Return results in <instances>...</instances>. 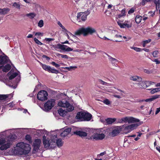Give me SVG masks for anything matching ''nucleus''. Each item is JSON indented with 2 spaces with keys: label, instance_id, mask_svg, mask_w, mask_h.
I'll return each mask as SVG.
<instances>
[{
  "label": "nucleus",
  "instance_id": "1",
  "mask_svg": "<svg viewBox=\"0 0 160 160\" xmlns=\"http://www.w3.org/2000/svg\"><path fill=\"white\" fill-rule=\"evenodd\" d=\"M9 132V130H7L0 133V138H1L0 139V149L1 150H6L9 148L12 144V141L15 139L16 138V136L12 135L4 139L2 138L4 137L3 136H6L7 133Z\"/></svg>",
  "mask_w": 160,
  "mask_h": 160
},
{
  "label": "nucleus",
  "instance_id": "2",
  "mask_svg": "<svg viewBox=\"0 0 160 160\" xmlns=\"http://www.w3.org/2000/svg\"><path fill=\"white\" fill-rule=\"evenodd\" d=\"M31 149L29 144L21 142L17 143L14 147L13 152L16 154H26L29 153Z\"/></svg>",
  "mask_w": 160,
  "mask_h": 160
},
{
  "label": "nucleus",
  "instance_id": "3",
  "mask_svg": "<svg viewBox=\"0 0 160 160\" xmlns=\"http://www.w3.org/2000/svg\"><path fill=\"white\" fill-rule=\"evenodd\" d=\"M96 32L95 30L91 27H88L87 28H81L77 30L75 32V34L76 35H80L83 34L84 36H86L88 34H92Z\"/></svg>",
  "mask_w": 160,
  "mask_h": 160
},
{
  "label": "nucleus",
  "instance_id": "4",
  "mask_svg": "<svg viewBox=\"0 0 160 160\" xmlns=\"http://www.w3.org/2000/svg\"><path fill=\"white\" fill-rule=\"evenodd\" d=\"M67 99L66 98L65 99H62L59 101L58 105L60 107L65 108L68 112L72 111L74 110V107L72 105L70 104Z\"/></svg>",
  "mask_w": 160,
  "mask_h": 160
},
{
  "label": "nucleus",
  "instance_id": "5",
  "mask_svg": "<svg viewBox=\"0 0 160 160\" xmlns=\"http://www.w3.org/2000/svg\"><path fill=\"white\" fill-rule=\"evenodd\" d=\"M101 129H102L91 130V131L93 133V134L92 135L91 138L96 140H102L104 138L105 135L101 132Z\"/></svg>",
  "mask_w": 160,
  "mask_h": 160
},
{
  "label": "nucleus",
  "instance_id": "6",
  "mask_svg": "<svg viewBox=\"0 0 160 160\" xmlns=\"http://www.w3.org/2000/svg\"><path fill=\"white\" fill-rule=\"evenodd\" d=\"M43 142L45 148H53L56 145L55 139H52L50 140L48 138H46L45 135L43 137Z\"/></svg>",
  "mask_w": 160,
  "mask_h": 160
},
{
  "label": "nucleus",
  "instance_id": "7",
  "mask_svg": "<svg viewBox=\"0 0 160 160\" xmlns=\"http://www.w3.org/2000/svg\"><path fill=\"white\" fill-rule=\"evenodd\" d=\"M51 48L53 50H57L58 49H60L66 52H70L73 51V49L69 47L66 45L58 44L57 45H51Z\"/></svg>",
  "mask_w": 160,
  "mask_h": 160
},
{
  "label": "nucleus",
  "instance_id": "8",
  "mask_svg": "<svg viewBox=\"0 0 160 160\" xmlns=\"http://www.w3.org/2000/svg\"><path fill=\"white\" fill-rule=\"evenodd\" d=\"M55 100L51 99L46 102L44 105V110L46 111L51 110L54 106Z\"/></svg>",
  "mask_w": 160,
  "mask_h": 160
},
{
  "label": "nucleus",
  "instance_id": "9",
  "mask_svg": "<svg viewBox=\"0 0 160 160\" xmlns=\"http://www.w3.org/2000/svg\"><path fill=\"white\" fill-rule=\"evenodd\" d=\"M139 120L135 118L132 117H125L122 118L120 121V122L125 123L128 122V123H132L135 122H139Z\"/></svg>",
  "mask_w": 160,
  "mask_h": 160
},
{
  "label": "nucleus",
  "instance_id": "10",
  "mask_svg": "<svg viewBox=\"0 0 160 160\" xmlns=\"http://www.w3.org/2000/svg\"><path fill=\"white\" fill-rule=\"evenodd\" d=\"M48 96L47 92L45 90H42L38 92L37 95V98L38 100L43 101L47 99Z\"/></svg>",
  "mask_w": 160,
  "mask_h": 160
},
{
  "label": "nucleus",
  "instance_id": "11",
  "mask_svg": "<svg viewBox=\"0 0 160 160\" xmlns=\"http://www.w3.org/2000/svg\"><path fill=\"white\" fill-rule=\"evenodd\" d=\"M141 124L140 123H134L129 125L125 126L123 128V129L124 131H126L127 132H129L137 128V127Z\"/></svg>",
  "mask_w": 160,
  "mask_h": 160
},
{
  "label": "nucleus",
  "instance_id": "12",
  "mask_svg": "<svg viewBox=\"0 0 160 160\" xmlns=\"http://www.w3.org/2000/svg\"><path fill=\"white\" fill-rule=\"evenodd\" d=\"M40 65L44 70L47 71L49 72L55 74H58L59 73V72L58 70H57L54 68H51V67L47 65L46 64H43L41 63H40Z\"/></svg>",
  "mask_w": 160,
  "mask_h": 160
},
{
  "label": "nucleus",
  "instance_id": "13",
  "mask_svg": "<svg viewBox=\"0 0 160 160\" xmlns=\"http://www.w3.org/2000/svg\"><path fill=\"white\" fill-rule=\"evenodd\" d=\"M90 13V12L88 10H87L84 12H80L78 13L77 16L78 20H79L81 18L82 21H85L87 18V16Z\"/></svg>",
  "mask_w": 160,
  "mask_h": 160
},
{
  "label": "nucleus",
  "instance_id": "14",
  "mask_svg": "<svg viewBox=\"0 0 160 160\" xmlns=\"http://www.w3.org/2000/svg\"><path fill=\"white\" fill-rule=\"evenodd\" d=\"M42 145V141L40 139H35L33 142L32 145L33 147V151L35 152H37L39 150Z\"/></svg>",
  "mask_w": 160,
  "mask_h": 160
},
{
  "label": "nucleus",
  "instance_id": "15",
  "mask_svg": "<svg viewBox=\"0 0 160 160\" xmlns=\"http://www.w3.org/2000/svg\"><path fill=\"white\" fill-rule=\"evenodd\" d=\"M124 126V125H122L117 127L115 128L110 133V135L112 137L117 136L120 132Z\"/></svg>",
  "mask_w": 160,
  "mask_h": 160
},
{
  "label": "nucleus",
  "instance_id": "16",
  "mask_svg": "<svg viewBox=\"0 0 160 160\" xmlns=\"http://www.w3.org/2000/svg\"><path fill=\"white\" fill-rule=\"evenodd\" d=\"M2 56H0V65H3L8 63L9 61L8 58L7 56L5 55Z\"/></svg>",
  "mask_w": 160,
  "mask_h": 160
},
{
  "label": "nucleus",
  "instance_id": "17",
  "mask_svg": "<svg viewBox=\"0 0 160 160\" xmlns=\"http://www.w3.org/2000/svg\"><path fill=\"white\" fill-rule=\"evenodd\" d=\"M129 79L131 81L136 82H138L142 80V78L136 75L130 76L129 77Z\"/></svg>",
  "mask_w": 160,
  "mask_h": 160
},
{
  "label": "nucleus",
  "instance_id": "18",
  "mask_svg": "<svg viewBox=\"0 0 160 160\" xmlns=\"http://www.w3.org/2000/svg\"><path fill=\"white\" fill-rule=\"evenodd\" d=\"M83 115V121H89L91 119L92 115L88 112H84Z\"/></svg>",
  "mask_w": 160,
  "mask_h": 160
},
{
  "label": "nucleus",
  "instance_id": "19",
  "mask_svg": "<svg viewBox=\"0 0 160 160\" xmlns=\"http://www.w3.org/2000/svg\"><path fill=\"white\" fill-rule=\"evenodd\" d=\"M117 89L120 92V93H119L117 92H114V93H118V94H120V95H118L117 94H114L113 95V96L115 98H117L118 99H120L122 97L124 96V94L125 93L123 91H122V90L118 89Z\"/></svg>",
  "mask_w": 160,
  "mask_h": 160
},
{
  "label": "nucleus",
  "instance_id": "20",
  "mask_svg": "<svg viewBox=\"0 0 160 160\" xmlns=\"http://www.w3.org/2000/svg\"><path fill=\"white\" fill-rule=\"evenodd\" d=\"M135 84L137 85V86L140 88H146L145 82L142 81V80L140 82H136Z\"/></svg>",
  "mask_w": 160,
  "mask_h": 160
},
{
  "label": "nucleus",
  "instance_id": "21",
  "mask_svg": "<svg viewBox=\"0 0 160 160\" xmlns=\"http://www.w3.org/2000/svg\"><path fill=\"white\" fill-rule=\"evenodd\" d=\"M84 112H78L76 116L75 117L76 118L79 120V121H83V115L84 114Z\"/></svg>",
  "mask_w": 160,
  "mask_h": 160
},
{
  "label": "nucleus",
  "instance_id": "22",
  "mask_svg": "<svg viewBox=\"0 0 160 160\" xmlns=\"http://www.w3.org/2000/svg\"><path fill=\"white\" fill-rule=\"evenodd\" d=\"M108 56L109 61L113 65H115L117 62H119V61L115 58H113L107 54H106Z\"/></svg>",
  "mask_w": 160,
  "mask_h": 160
},
{
  "label": "nucleus",
  "instance_id": "23",
  "mask_svg": "<svg viewBox=\"0 0 160 160\" xmlns=\"http://www.w3.org/2000/svg\"><path fill=\"white\" fill-rule=\"evenodd\" d=\"M18 75L17 72L12 73V70H11L8 74V76L9 77V79L11 80L16 77Z\"/></svg>",
  "mask_w": 160,
  "mask_h": 160
},
{
  "label": "nucleus",
  "instance_id": "24",
  "mask_svg": "<svg viewBox=\"0 0 160 160\" xmlns=\"http://www.w3.org/2000/svg\"><path fill=\"white\" fill-rule=\"evenodd\" d=\"M74 133L81 137L86 136L88 134L86 132L80 131H77L74 132Z\"/></svg>",
  "mask_w": 160,
  "mask_h": 160
},
{
  "label": "nucleus",
  "instance_id": "25",
  "mask_svg": "<svg viewBox=\"0 0 160 160\" xmlns=\"http://www.w3.org/2000/svg\"><path fill=\"white\" fill-rule=\"evenodd\" d=\"M9 10L10 9L8 8H5L3 9L0 8V14H6L8 13Z\"/></svg>",
  "mask_w": 160,
  "mask_h": 160
},
{
  "label": "nucleus",
  "instance_id": "26",
  "mask_svg": "<svg viewBox=\"0 0 160 160\" xmlns=\"http://www.w3.org/2000/svg\"><path fill=\"white\" fill-rule=\"evenodd\" d=\"M63 142L61 139H58L56 141V145L57 144L58 147H60L62 146Z\"/></svg>",
  "mask_w": 160,
  "mask_h": 160
},
{
  "label": "nucleus",
  "instance_id": "27",
  "mask_svg": "<svg viewBox=\"0 0 160 160\" xmlns=\"http://www.w3.org/2000/svg\"><path fill=\"white\" fill-rule=\"evenodd\" d=\"M151 90L150 92L152 94H154L156 92H157L160 91V88H151L149 89Z\"/></svg>",
  "mask_w": 160,
  "mask_h": 160
},
{
  "label": "nucleus",
  "instance_id": "28",
  "mask_svg": "<svg viewBox=\"0 0 160 160\" xmlns=\"http://www.w3.org/2000/svg\"><path fill=\"white\" fill-rule=\"evenodd\" d=\"M11 69V66L9 64H7L2 69L4 72H7Z\"/></svg>",
  "mask_w": 160,
  "mask_h": 160
},
{
  "label": "nucleus",
  "instance_id": "29",
  "mask_svg": "<svg viewBox=\"0 0 160 160\" xmlns=\"http://www.w3.org/2000/svg\"><path fill=\"white\" fill-rule=\"evenodd\" d=\"M116 120L115 118H108L106 119L107 123L108 124H112Z\"/></svg>",
  "mask_w": 160,
  "mask_h": 160
},
{
  "label": "nucleus",
  "instance_id": "30",
  "mask_svg": "<svg viewBox=\"0 0 160 160\" xmlns=\"http://www.w3.org/2000/svg\"><path fill=\"white\" fill-rule=\"evenodd\" d=\"M58 112L60 116H63L65 115L66 111L63 110L62 108H60L58 110Z\"/></svg>",
  "mask_w": 160,
  "mask_h": 160
},
{
  "label": "nucleus",
  "instance_id": "31",
  "mask_svg": "<svg viewBox=\"0 0 160 160\" xmlns=\"http://www.w3.org/2000/svg\"><path fill=\"white\" fill-rule=\"evenodd\" d=\"M142 17L139 15H137L135 18V21L136 23L138 24L140 23L142 19Z\"/></svg>",
  "mask_w": 160,
  "mask_h": 160
},
{
  "label": "nucleus",
  "instance_id": "32",
  "mask_svg": "<svg viewBox=\"0 0 160 160\" xmlns=\"http://www.w3.org/2000/svg\"><path fill=\"white\" fill-rule=\"evenodd\" d=\"M112 34L115 35V38H121L122 36L121 35H118V32L115 30H112Z\"/></svg>",
  "mask_w": 160,
  "mask_h": 160
},
{
  "label": "nucleus",
  "instance_id": "33",
  "mask_svg": "<svg viewBox=\"0 0 160 160\" xmlns=\"http://www.w3.org/2000/svg\"><path fill=\"white\" fill-rule=\"evenodd\" d=\"M77 68V67L75 66H70L69 67H66L63 68L65 69L68 70V71H71L73 70H75V69Z\"/></svg>",
  "mask_w": 160,
  "mask_h": 160
},
{
  "label": "nucleus",
  "instance_id": "34",
  "mask_svg": "<svg viewBox=\"0 0 160 160\" xmlns=\"http://www.w3.org/2000/svg\"><path fill=\"white\" fill-rule=\"evenodd\" d=\"M125 15L126 14L125 9H123L121 11V14L118 15L117 18H120L122 17L125 16Z\"/></svg>",
  "mask_w": 160,
  "mask_h": 160
},
{
  "label": "nucleus",
  "instance_id": "35",
  "mask_svg": "<svg viewBox=\"0 0 160 160\" xmlns=\"http://www.w3.org/2000/svg\"><path fill=\"white\" fill-rule=\"evenodd\" d=\"M12 6L16 8H17L18 9H20V4L16 2H14L12 3Z\"/></svg>",
  "mask_w": 160,
  "mask_h": 160
},
{
  "label": "nucleus",
  "instance_id": "36",
  "mask_svg": "<svg viewBox=\"0 0 160 160\" xmlns=\"http://www.w3.org/2000/svg\"><path fill=\"white\" fill-rule=\"evenodd\" d=\"M155 4L156 6V8L157 10L158 8H159L160 6V0H154Z\"/></svg>",
  "mask_w": 160,
  "mask_h": 160
},
{
  "label": "nucleus",
  "instance_id": "37",
  "mask_svg": "<svg viewBox=\"0 0 160 160\" xmlns=\"http://www.w3.org/2000/svg\"><path fill=\"white\" fill-rule=\"evenodd\" d=\"M26 16L27 17H29L30 18L32 19L35 16L36 14L34 13H31L27 14Z\"/></svg>",
  "mask_w": 160,
  "mask_h": 160
},
{
  "label": "nucleus",
  "instance_id": "38",
  "mask_svg": "<svg viewBox=\"0 0 160 160\" xmlns=\"http://www.w3.org/2000/svg\"><path fill=\"white\" fill-rule=\"evenodd\" d=\"M151 40L150 39H149L147 40H144L143 41V46L144 47H145L147 43L150 42Z\"/></svg>",
  "mask_w": 160,
  "mask_h": 160
},
{
  "label": "nucleus",
  "instance_id": "39",
  "mask_svg": "<svg viewBox=\"0 0 160 160\" xmlns=\"http://www.w3.org/2000/svg\"><path fill=\"white\" fill-rule=\"evenodd\" d=\"M99 82L100 84L108 86L110 84L100 79L99 80Z\"/></svg>",
  "mask_w": 160,
  "mask_h": 160
},
{
  "label": "nucleus",
  "instance_id": "40",
  "mask_svg": "<svg viewBox=\"0 0 160 160\" xmlns=\"http://www.w3.org/2000/svg\"><path fill=\"white\" fill-rule=\"evenodd\" d=\"M8 95H0V100L5 99L8 97Z\"/></svg>",
  "mask_w": 160,
  "mask_h": 160
},
{
  "label": "nucleus",
  "instance_id": "41",
  "mask_svg": "<svg viewBox=\"0 0 160 160\" xmlns=\"http://www.w3.org/2000/svg\"><path fill=\"white\" fill-rule=\"evenodd\" d=\"M34 40L35 43L39 45H42L43 43L40 42L36 38H34Z\"/></svg>",
  "mask_w": 160,
  "mask_h": 160
},
{
  "label": "nucleus",
  "instance_id": "42",
  "mask_svg": "<svg viewBox=\"0 0 160 160\" xmlns=\"http://www.w3.org/2000/svg\"><path fill=\"white\" fill-rule=\"evenodd\" d=\"M43 26V21L42 20H40L39 22L38 23V26L40 27L41 28Z\"/></svg>",
  "mask_w": 160,
  "mask_h": 160
},
{
  "label": "nucleus",
  "instance_id": "43",
  "mask_svg": "<svg viewBox=\"0 0 160 160\" xmlns=\"http://www.w3.org/2000/svg\"><path fill=\"white\" fill-rule=\"evenodd\" d=\"M131 48L134 50L136 51L137 52H139L141 51V49L137 47H131Z\"/></svg>",
  "mask_w": 160,
  "mask_h": 160
},
{
  "label": "nucleus",
  "instance_id": "44",
  "mask_svg": "<svg viewBox=\"0 0 160 160\" xmlns=\"http://www.w3.org/2000/svg\"><path fill=\"white\" fill-rule=\"evenodd\" d=\"M25 139L28 140L29 143L31 142V136L29 135H27L25 136Z\"/></svg>",
  "mask_w": 160,
  "mask_h": 160
},
{
  "label": "nucleus",
  "instance_id": "45",
  "mask_svg": "<svg viewBox=\"0 0 160 160\" xmlns=\"http://www.w3.org/2000/svg\"><path fill=\"white\" fill-rule=\"evenodd\" d=\"M58 56H61L62 58L66 59H68V57L67 55H66L62 54H58Z\"/></svg>",
  "mask_w": 160,
  "mask_h": 160
},
{
  "label": "nucleus",
  "instance_id": "46",
  "mask_svg": "<svg viewBox=\"0 0 160 160\" xmlns=\"http://www.w3.org/2000/svg\"><path fill=\"white\" fill-rule=\"evenodd\" d=\"M43 35V32H37L35 33V35L37 36V37L38 38V37L40 36H42Z\"/></svg>",
  "mask_w": 160,
  "mask_h": 160
},
{
  "label": "nucleus",
  "instance_id": "47",
  "mask_svg": "<svg viewBox=\"0 0 160 160\" xmlns=\"http://www.w3.org/2000/svg\"><path fill=\"white\" fill-rule=\"evenodd\" d=\"M117 23L118 25L121 28H124V23H122L120 21H118Z\"/></svg>",
  "mask_w": 160,
  "mask_h": 160
},
{
  "label": "nucleus",
  "instance_id": "48",
  "mask_svg": "<svg viewBox=\"0 0 160 160\" xmlns=\"http://www.w3.org/2000/svg\"><path fill=\"white\" fill-rule=\"evenodd\" d=\"M71 130L72 128H68L65 129L64 131L69 134L71 132Z\"/></svg>",
  "mask_w": 160,
  "mask_h": 160
},
{
  "label": "nucleus",
  "instance_id": "49",
  "mask_svg": "<svg viewBox=\"0 0 160 160\" xmlns=\"http://www.w3.org/2000/svg\"><path fill=\"white\" fill-rule=\"evenodd\" d=\"M158 53V51H156L153 52L152 53V55L154 57H157Z\"/></svg>",
  "mask_w": 160,
  "mask_h": 160
},
{
  "label": "nucleus",
  "instance_id": "50",
  "mask_svg": "<svg viewBox=\"0 0 160 160\" xmlns=\"http://www.w3.org/2000/svg\"><path fill=\"white\" fill-rule=\"evenodd\" d=\"M103 102L105 104L107 105H109L110 104V101L108 99H105L103 100Z\"/></svg>",
  "mask_w": 160,
  "mask_h": 160
},
{
  "label": "nucleus",
  "instance_id": "51",
  "mask_svg": "<svg viewBox=\"0 0 160 160\" xmlns=\"http://www.w3.org/2000/svg\"><path fill=\"white\" fill-rule=\"evenodd\" d=\"M146 88L152 85V82L148 81L145 82Z\"/></svg>",
  "mask_w": 160,
  "mask_h": 160
},
{
  "label": "nucleus",
  "instance_id": "52",
  "mask_svg": "<svg viewBox=\"0 0 160 160\" xmlns=\"http://www.w3.org/2000/svg\"><path fill=\"white\" fill-rule=\"evenodd\" d=\"M44 40L45 41L48 42V43L50 41H53L54 40V39L52 38H45L44 39Z\"/></svg>",
  "mask_w": 160,
  "mask_h": 160
},
{
  "label": "nucleus",
  "instance_id": "53",
  "mask_svg": "<svg viewBox=\"0 0 160 160\" xmlns=\"http://www.w3.org/2000/svg\"><path fill=\"white\" fill-rule=\"evenodd\" d=\"M58 25H59V26L61 27L63 29L65 30V31H66V30L65 29V28H64V27H63L62 25V24L61 23V22H59V21H58Z\"/></svg>",
  "mask_w": 160,
  "mask_h": 160
},
{
  "label": "nucleus",
  "instance_id": "54",
  "mask_svg": "<svg viewBox=\"0 0 160 160\" xmlns=\"http://www.w3.org/2000/svg\"><path fill=\"white\" fill-rule=\"evenodd\" d=\"M124 28H125L126 27H127L128 28H130L131 27V25L129 24H128L127 22H126V21L124 23Z\"/></svg>",
  "mask_w": 160,
  "mask_h": 160
},
{
  "label": "nucleus",
  "instance_id": "55",
  "mask_svg": "<svg viewBox=\"0 0 160 160\" xmlns=\"http://www.w3.org/2000/svg\"><path fill=\"white\" fill-rule=\"evenodd\" d=\"M51 64L53 66H55L56 68H58L60 67V65L54 62H51Z\"/></svg>",
  "mask_w": 160,
  "mask_h": 160
},
{
  "label": "nucleus",
  "instance_id": "56",
  "mask_svg": "<svg viewBox=\"0 0 160 160\" xmlns=\"http://www.w3.org/2000/svg\"><path fill=\"white\" fill-rule=\"evenodd\" d=\"M144 72L148 74L151 73L152 72V71H151V70H149L147 69H144Z\"/></svg>",
  "mask_w": 160,
  "mask_h": 160
},
{
  "label": "nucleus",
  "instance_id": "57",
  "mask_svg": "<svg viewBox=\"0 0 160 160\" xmlns=\"http://www.w3.org/2000/svg\"><path fill=\"white\" fill-rule=\"evenodd\" d=\"M153 101V98H148V99H146V100H142V101L143 102V101H145V102H151V101Z\"/></svg>",
  "mask_w": 160,
  "mask_h": 160
},
{
  "label": "nucleus",
  "instance_id": "58",
  "mask_svg": "<svg viewBox=\"0 0 160 160\" xmlns=\"http://www.w3.org/2000/svg\"><path fill=\"white\" fill-rule=\"evenodd\" d=\"M68 134L67 132H66L65 131H63L61 135L62 136L65 137L67 136Z\"/></svg>",
  "mask_w": 160,
  "mask_h": 160
},
{
  "label": "nucleus",
  "instance_id": "59",
  "mask_svg": "<svg viewBox=\"0 0 160 160\" xmlns=\"http://www.w3.org/2000/svg\"><path fill=\"white\" fill-rule=\"evenodd\" d=\"M123 38L126 41H128L131 39V38L130 37H127L126 36H123Z\"/></svg>",
  "mask_w": 160,
  "mask_h": 160
},
{
  "label": "nucleus",
  "instance_id": "60",
  "mask_svg": "<svg viewBox=\"0 0 160 160\" xmlns=\"http://www.w3.org/2000/svg\"><path fill=\"white\" fill-rule=\"evenodd\" d=\"M134 11V9L133 8H132L130 9L128 12V13L129 14H130L133 13Z\"/></svg>",
  "mask_w": 160,
  "mask_h": 160
},
{
  "label": "nucleus",
  "instance_id": "61",
  "mask_svg": "<svg viewBox=\"0 0 160 160\" xmlns=\"http://www.w3.org/2000/svg\"><path fill=\"white\" fill-rule=\"evenodd\" d=\"M153 61V62H155L156 64H158L160 63V61L158 60L157 59H155Z\"/></svg>",
  "mask_w": 160,
  "mask_h": 160
},
{
  "label": "nucleus",
  "instance_id": "62",
  "mask_svg": "<svg viewBox=\"0 0 160 160\" xmlns=\"http://www.w3.org/2000/svg\"><path fill=\"white\" fill-rule=\"evenodd\" d=\"M160 96V95H157L153 96V97L152 98H153V100H155L156 99L158 98Z\"/></svg>",
  "mask_w": 160,
  "mask_h": 160
},
{
  "label": "nucleus",
  "instance_id": "63",
  "mask_svg": "<svg viewBox=\"0 0 160 160\" xmlns=\"http://www.w3.org/2000/svg\"><path fill=\"white\" fill-rule=\"evenodd\" d=\"M148 14L151 16H153L155 15V12H149Z\"/></svg>",
  "mask_w": 160,
  "mask_h": 160
},
{
  "label": "nucleus",
  "instance_id": "64",
  "mask_svg": "<svg viewBox=\"0 0 160 160\" xmlns=\"http://www.w3.org/2000/svg\"><path fill=\"white\" fill-rule=\"evenodd\" d=\"M160 112V108H157L155 112V114H157Z\"/></svg>",
  "mask_w": 160,
  "mask_h": 160
}]
</instances>
